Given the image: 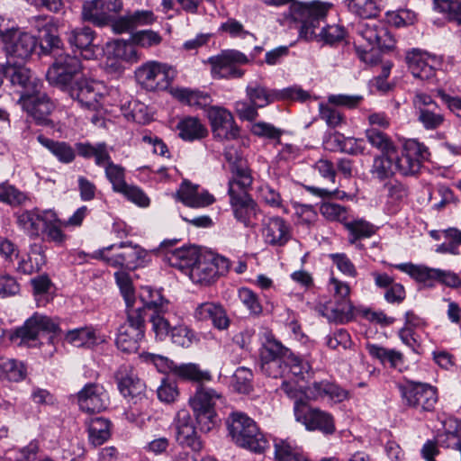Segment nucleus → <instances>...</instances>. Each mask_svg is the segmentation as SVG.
Returning a JSON list of instances; mask_svg holds the SVG:
<instances>
[{"label": "nucleus", "instance_id": "nucleus-39", "mask_svg": "<svg viewBox=\"0 0 461 461\" xmlns=\"http://www.w3.org/2000/svg\"><path fill=\"white\" fill-rule=\"evenodd\" d=\"M68 44L81 51H85V57L91 59L95 55L94 40L95 32L88 26L77 27L66 32Z\"/></svg>", "mask_w": 461, "mask_h": 461}, {"label": "nucleus", "instance_id": "nucleus-54", "mask_svg": "<svg viewBox=\"0 0 461 461\" xmlns=\"http://www.w3.org/2000/svg\"><path fill=\"white\" fill-rule=\"evenodd\" d=\"M159 68L161 63L158 61H149L141 65L135 71L137 82L146 90L152 91V86H156L154 81Z\"/></svg>", "mask_w": 461, "mask_h": 461}, {"label": "nucleus", "instance_id": "nucleus-10", "mask_svg": "<svg viewBox=\"0 0 461 461\" xmlns=\"http://www.w3.org/2000/svg\"><path fill=\"white\" fill-rule=\"evenodd\" d=\"M294 414L295 420L309 431L332 435L336 430L334 418L330 412L312 407L304 400L294 402Z\"/></svg>", "mask_w": 461, "mask_h": 461}, {"label": "nucleus", "instance_id": "nucleus-24", "mask_svg": "<svg viewBox=\"0 0 461 461\" xmlns=\"http://www.w3.org/2000/svg\"><path fill=\"white\" fill-rule=\"evenodd\" d=\"M207 116L215 138L232 140L240 137V129L229 110L220 106H210L207 109Z\"/></svg>", "mask_w": 461, "mask_h": 461}, {"label": "nucleus", "instance_id": "nucleus-5", "mask_svg": "<svg viewBox=\"0 0 461 461\" xmlns=\"http://www.w3.org/2000/svg\"><path fill=\"white\" fill-rule=\"evenodd\" d=\"M76 148L78 156L85 159L95 158L97 167L104 168V175L112 185V189L119 193L127 185L126 169L112 160L108 146L105 142H77Z\"/></svg>", "mask_w": 461, "mask_h": 461}, {"label": "nucleus", "instance_id": "nucleus-19", "mask_svg": "<svg viewBox=\"0 0 461 461\" xmlns=\"http://www.w3.org/2000/svg\"><path fill=\"white\" fill-rule=\"evenodd\" d=\"M246 95L249 101L258 108H263L277 99L305 101L310 97L309 93L300 87H288L277 93L258 84L249 85Z\"/></svg>", "mask_w": 461, "mask_h": 461}, {"label": "nucleus", "instance_id": "nucleus-58", "mask_svg": "<svg viewBox=\"0 0 461 461\" xmlns=\"http://www.w3.org/2000/svg\"><path fill=\"white\" fill-rule=\"evenodd\" d=\"M253 373L245 366L238 367L232 377L234 389L240 393L248 394L253 390Z\"/></svg>", "mask_w": 461, "mask_h": 461}, {"label": "nucleus", "instance_id": "nucleus-40", "mask_svg": "<svg viewBox=\"0 0 461 461\" xmlns=\"http://www.w3.org/2000/svg\"><path fill=\"white\" fill-rule=\"evenodd\" d=\"M200 255L201 253L196 247L183 246L167 250L166 252V260L171 267L189 273Z\"/></svg>", "mask_w": 461, "mask_h": 461}, {"label": "nucleus", "instance_id": "nucleus-26", "mask_svg": "<svg viewBox=\"0 0 461 461\" xmlns=\"http://www.w3.org/2000/svg\"><path fill=\"white\" fill-rule=\"evenodd\" d=\"M173 426L176 430V439L179 445L190 447L195 452L203 448V441L188 411H178L174 419Z\"/></svg>", "mask_w": 461, "mask_h": 461}, {"label": "nucleus", "instance_id": "nucleus-4", "mask_svg": "<svg viewBox=\"0 0 461 461\" xmlns=\"http://www.w3.org/2000/svg\"><path fill=\"white\" fill-rule=\"evenodd\" d=\"M204 380L196 381L194 393L189 398V406L202 432L208 433L219 421L216 405L222 400V393L203 384Z\"/></svg>", "mask_w": 461, "mask_h": 461}, {"label": "nucleus", "instance_id": "nucleus-63", "mask_svg": "<svg viewBox=\"0 0 461 461\" xmlns=\"http://www.w3.org/2000/svg\"><path fill=\"white\" fill-rule=\"evenodd\" d=\"M288 370L286 375L291 374L294 377L303 380L304 375L309 374L312 369L310 363L301 357L294 354L287 359Z\"/></svg>", "mask_w": 461, "mask_h": 461}, {"label": "nucleus", "instance_id": "nucleus-50", "mask_svg": "<svg viewBox=\"0 0 461 461\" xmlns=\"http://www.w3.org/2000/svg\"><path fill=\"white\" fill-rule=\"evenodd\" d=\"M344 226L348 231V240L350 244L368 239L376 232V228L372 223L362 219L344 222Z\"/></svg>", "mask_w": 461, "mask_h": 461}, {"label": "nucleus", "instance_id": "nucleus-15", "mask_svg": "<svg viewBox=\"0 0 461 461\" xmlns=\"http://www.w3.org/2000/svg\"><path fill=\"white\" fill-rule=\"evenodd\" d=\"M430 153L428 147L416 140L404 142L401 154L394 149V162L397 172L402 176H412L420 169L421 163L429 160Z\"/></svg>", "mask_w": 461, "mask_h": 461}, {"label": "nucleus", "instance_id": "nucleus-25", "mask_svg": "<svg viewBox=\"0 0 461 461\" xmlns=\"http://www.w3.org/2000/svg\"><path fill=\"white\" fill-rule=\"evenodd\" d=\"M41 89H37L35 93L26 95L25 97H20L18 103L37 124L49 125L50 123V115L54 110V104Z\"/></svg>", "mask_w": 461, "mask_h": 461}, {"label": "nucleus", "instance_id": "nucleus-13", "mask_svg": "<svg viewBox=\"0 0 461 461\" xmlns=\"http://www.w3.org/2000/svg\"><path fill=\"white\" fill-rule=\"evenodd\" d=\"M229 269L228 258L209 253L201 254L188 274L194 283L207 285L227 274Z\"/></svg>", "mask_w": 461, "mask_h": 461}, {"label": "nucleus", "instance_id": "nucleus-17", "mask_svg": "<svg viewBox=\"0 0 461 461\" xmlns=\"http://www.w3.org/2000/svg\"><path fill=\"white\" fill-rule=\"evenodd\" d=\"M412 104L417 121L427 131L437 130L444 123L443 111L431 95L418 92L412 98Z\"/></svg>", "mask_w": 461, "mask_h": 461}, {"label": "nucleus", "instance_id": "nucleus-9", "mask_svg": "<svg viewBox=\"0 0 461 461\" xmlns=\"http://www.w3.org/2000/svg\"><path fill=\"white\" fill-rule=\"evenodd\" d=\"M2 44L7 60L25 63L32 58L39 41L32 33L14 27L4 36Z\"/></svg>", "mask_w": 461, "mask_h": 461}, {"label": "nucleus", "instance_id": "nucleus-55", "mask_svg": "<svg viewBox=\"0 0 461 461\" xmlns=\"http://www.w3.org/2000/svg\"><path fill=\"white\" fill-rule=\"evenodd\" d=\"M354 306L350 301L336 302V305L327 309L325 316L330 321L335 323H348L354 318Z\"/></svg>", "mask_w": 461, "mask_h": 461}, {"label": "nucleus", "instance_id": "nucleus-18", "mask_svg": "<svg viewBox=\"0 0 461 461\" xmlns=\"http://www.w3.org/2000/svg\"><path fill=\"white\" fill-rule=\"evenodd\" d=\"M208 62L212 66L213 77L240 78L244 75V71L238 68L237 65L249 63V58L241 51L226 50L217 56L210 57Z\"/></svg>", "mask_w": 461, "mask_h": 461}, {"label": "nucleus", "instance_id": "nucleus-7", "mask_svg": "<svg viewBox=\"0 0 461 461\" xmlns=\"http://www.w3.org/2000/svg\"><path fill=\"white\" fill-rule=\"evenodd\" d=\"M260 372L271 378H283L286 375L287 359L292 356V350L277 340L273 335L266 336L259 350Z\"/></svg>", "mask_w": 461, "mask_h": 461}, {"label": "nucleus", "instance_id": "nucleus-49", "mask_svg": "<svg viewBox=\"0 0 461 461\" xmlns=\"http://www.w3.org/2000/svg\"><path fill=\"white\" fill-rule=\"evenodd\" d=\"M111 422L103 417L91 419L88 426V437L94 446H100L109 439Z\"/></svg>", "mask_w": 461, "mask_h": 461}, {"label": "nucleus", "instance_id": "nucleus-31", "mask_svg": "<svg viewBox=\"0 0 461 461\" xmlns=\"http://www.w3.org/2000/svg\"><path fill=\"white\" fill-rule=\"evenodd\" d=\"M228 194L234 217L246 227L250 226L251 220L256 218L258 212L257 203L249 196L248 191Z\"/></svg>", "mask_w": 461, "mask_h": 461}, {"label": "nucleus", "instance_id": "nucleus-14", "mask_svg": "<svg viewBox=\"0 0 461 461\" xmlns=\"http://www.w3.org/2000/svg\"><path fill=\"white\" fill-rule=\"evenodd\" d=\"M81 70V61L77 57L59 54L49 68L46 77L50 85L66 90L78 79L77 76Z\"/></svg>", "mask_w": 461, "mask_h": 461}, {"label": "nucleus", "instance_id": "nucleus-59", "mask_svg": "<svg viewBox=\"0 0 461 461\" xmlns=\"http://www.w3.org/2000/svg\"><path fill=\"white\" fill-rule=\"evenodd\" d=\"M169 336L174 344L182 348H189L194 339V331L186 325L180 323L178 320L174 324Z\"/></svg>", "mask_w": 461, "mask_h": 461}, {"label": "nucleus", "instance_id": "nucleus-16", "mask_svg": "<svg viewBox=\"0 0 461 461\" xmlns=\"http://www.w3.org/2000/svg\"><path fill=\"white\" fill-rule=\"evenodd\" d=\"M122 9V0H86L80 17L84 23L102 28L111 23L112 14H118Z\"/></svg>", "mask_w": 461, "mask_h": 461}, {"label": "nucleus", "instance_id": "nucleus-1", "mask_svg": "<svg viewBox=\"0 0 461 461\" xmlns=\"http://www.w3.org/2000/svg\"><path fill=\"white\" fill-rule=\"evenodd\" d=\"M267 6L279 7L289 5L288 16L296 23L299 36L310 39L314 35V29L325 20L333 5L330 2L313 0L300 2L295 0H260Z\"/></svg>", "mask_w": 461, "mask_h": 461}, {"label": "nucleus", "instance_id": "nucleus-3", "mask_svg": "<svg viewBox=\"0 0 461 461\" xmlns=\"http://www.w3.org/2000/svg\"><path fill=\"white\" fill-rule=\"evenodd\" d=\"M226 427L228 436L240 447L257 454H262L269 447L267 438L255 420L243 412H231L226 420Z\"/></svg>", "mask_w": 461, "mask_h": 461}, {"label": "nucleus", "instance_id": "nucleus-2", "mask_svg": "<svg viewBox=\"0 0 461 461\" xmlns=\"http://www.w3.org/2000/svg\"><path fill=\"white\" fill-rule=\"evenodd\" d=\"M57 222H59V215L52 209L34 208L23 211L17 215V224L28 237L38 239L41 234H43L48 242L63 246L68 236L56 227Z\"/></svg>", "mask_w": 461, "mask_h": 461}, {"label": "nucleus", "instance_id": "nucleus-61", "mask_svg": "<svg viewBox=\"0 0 461 461\" xmlns=\"http://www.w3.org/2000/svg\"><path fill=\"white\" fill-rule=\"evenodd\" d=\"M434 8L447 14L449 21L461 24V0H434Z\"/></svg>", "mask_w": 461, "mask_h": 461}, {"label": "nucleus", "instance_id": "nucleus-11", "mask_svg": "<svg viewBox=\"0 0 461 461\" xmlns=\"http://www.w3.org/2000/svg\"><path fill=\"white\" fill-rule=\"evenodd\" d=\"M404 405L419 412H429L435 409L438 402L437 388L425 383L407 381L399 384Z\"/></svg>", "mask_w": 461, "mask_h": 461}, {"label": "nucleus", "instance_id": "nucleus-57", "mask_svg": "<svg viewBox=\"0 0 461 461\" xmlns=\"http://www.w3.org/2000/svg\"><path fill=\"white\" fill-rule=\"evenodd\" d=\"M319 27L320 25L314 29V35L312 38L305 40L311 41L319 38L320 41H324L326 44L333 45L337 42L343 41L347 35V31L345 27L342 25H326L321 30L319 33H316V30Z\"/></svg>", "mask_w": 461, "mask_h": 461}, {"label": "nucleus", "instance_id": "nucleus-23", "mask_svg": "<svg viewBox=\"0 0 461 461\" xmlns=\"http://www.w3.org/2000/svg\"><path fill=\"white\" fill-rule=\"evenodd\" d=\"M117 386L128 402L142 403L148 402L145 393L146 384L129 366H121L115 373Z\"/></svg>", "mask_w": 461, "mask_h": 461}, {"label": "nucleus", "instance_id": "nucleus-35", "mask_svg": "<svg viewBox=\"0 0 461 461\" xmlns=\"http://www.w3.org/2000/svg\"><path fill=\"white\" fill-rule=\"evenodd\" d=\"M33 20L36 22L35 27L38 31L43 32L40 42L42 51L50 53L60 50L63 43L58 34V28L51 23V19L47 16H35Z\"/></svg>", "mask_w": 461, "mask_h": 461}, {"label": "nucleus", "instance_id": "nucleus-8", "mask_svg": "<svg viewBox=\"0 0 461 461\" xmlns=\"http://www.w3.org/2000/svg\"><path fill=\"white\" fill-rule=\"evenodd\" d=\"M41 332L50 334V346L54 348V336L60 332L59 324L50 317L35 312L27 319L23 325L16 328L10 335V339L19 345L32 347L36 345ZM54 349L50 350V355Z\"/></svg>", "mask_w": 461, "mask_h": 461}, {"label": "nucleus", "instance_id": "nucleus-46", "mask_svg": "<svg viewBox=\"0 0 461 461\" xmlns=\"http://www.w3.org/2000/svg\"><path fill=\"white\" fill-rule=\"evenodd\" d=\"M179 137L185 141L201 140L207 135L206 128L196 117L187 116L181 119L177 125Z\"/></svg>", "mask_w": 461, "mask_h": 461}, {"label": "nucleus", "instance_id": "nucleus-60", "mask_svg": "<svg viewBox=\"0 0 461 461\" xmlns=\"http://www.w3.org/2000/svg\"><path fill=\"white\" fill-rule=\"evenodd\" d=\"M238 297L251 315L259 316L263 307L258 294L251 289L241 287L238 291Z\"/></svg>", "mask_w": 461, "mask_h": 461}, {"label": "nucleus", "instance_id": "nucleus-30", "mask_svg": "<svg viewBox=\"0 0 461 461\" xmlns=\"http://www.w3.org/2000/svg\"><path fill=\"white\" fill-rule=\"evenodd\" d=\"M262 225L264 240L271 246L282 247L291 239L290 225L279 216L266 218Z\"/></svg>", "mask_w": 461, "mask_h": 461}, {"label": "nucleus", "instance_id": "nucleus-36", "mask_svg": "<svg viewBox=\"0 0 461 461\" xmlns=\"http://www.w3.org/2000/svg\"><path fill=\"white\" fill-rule=\"evenodd\" d=\"M194 317L199 321L211 320L213 327L220 330H227L230 323L223 306L212 302L200 303L194 311Z\"/></svg>", "mask_w": 461, "mask_h": 461}, {"label": "nucleus", "instance_id": "nucleus-48", "mask_svg": "<svg viewBox=\"0 0 461 461\" xmlns=\"http://www.w3.org/2000/svg\"><path fill=\"white\" fill-rule=\"evenodd\" d=\"M386 211L390 214H395L406 202L409 195V189L399 181L391 182L386 185Z\"/></svg>", "mask_w": 461, "mask_h": 461}, {"label": "nucleus", "instance_id": "nucleus-29", "mask_svg": "<svg viewBox=\"0 0 461 461\" xmlns=\"http://www.w3.org/2000/svg\"><path fill=\"white\" fill-rule=\"evenodd\" d=\"M66 91L82 107L88 110H96L99 107V100L102 95L95 88V83L87 78L81 77L77 79Z\"/></svg>", "mask_w": 461, "mask_h": 461}, {"label": "nucleus", "instance_id": "nucleus-6", "mask_svg": "<svg viewBox=\"0 0 461 461\" xmlns=\"http://www.w3.org/2000/svg\"><path fill=\"white\" fill-rule=\"evenodd\" d=\"M93 257L113 267L134 270L144 267L149 261V253L131 241L112 244L95 251Z\"/></svg>", "mask_w": 461, "mask_h": 461}, {"label": "nucleus", "instance_id": "nucleus-21", "mask_svg": "<svg viewBox=\"0 0 461 461\" xmlns=\"http://www.w3.org/2000/svg\"><path fill=\"white\" fill-rule=\"evenodd\" d=\"M24 64L10 60L5 63L4 77L9 79L11 85L20 93V97L35 93L37 89L43 86L41 80L37 78Z\"/></svg>", "mask_w": 461, "mask_h": 461}, {"label": "nucleus", "instance_id": "nucleus-37", "mask_svg": "<svg viewBox=\"0 0 461 461\" xmlns=\"http://www.w3.org/2000/svg\"><path fill=\"white\" fill-rule=\"evenodd\" d=\"M305 396L309 399L329 397L335 402H342L348 398V391L328 380L313 382L305 388Z\"/></svg>", "mask_w": 461, "mask_h": 461}, {"label": "nucleus", "instance_id": "nucleus-22", "mask_svg": "<svg viewBox=\"0 0 461 461\" xmlns=\"http://www.w3.org/2000/svg\"><path fill=\"white\" fill-rule=\"evenodd\" d=\"M142 357L146 362L153 363L161 373L170 371L183 379L191 381L212 380L210 372L200 370L198 366L194 364H183L177 366L167 357L150 353L143 355Z\"/></svg>", "mask_w": 461, "mask_h": 461}, {"label": "nucleus", "instance_id": "nucleus-44", "mask_svg": "<svg viewBox=\"0 0 461 461\" xmlns=\"http://www.w3.org/2000/svg\"><path fill=\"white\" fill-rule=\"evenodd\" d=\"M37 140L45 147L60 163L69 164L76 158L75 149L66 141L54 140L49 139L42 134L37 137Z\"/></svg>", "mask_w": 461, "mask_h": 461}, {"label": "nucleus", "instance_id": "nucleus-20", "mask_svg": "<svg viewBox=\"0 0 461 461\" xmlns=\"http://www.w3.org/2000/svg\"><path fill=\"white\" fill-rule=\"evenodd\" d=\"M224 158L231 173L228 182V194L247 192L253 182L247 160L232 149L225 150Z\"/></svg>", "mask_w": 461, "mask_h": 461}, {"label": "nucleus", "instance_id": "nucleus-27", "mask_svg": "<svg viewBox=\"0 0 461 461\" xmlns=\"http://www.w3.org/2000/svg\"><path fill=\"white\" fill-rule=\"evenodd\" d=\"M79 409L85 412H100L109 405V395L104 386L97 383H87L75 395Z\"/></svg>", "mask_w": 461, "mask_h": 461}, {"label": "nucleus", "instance_id": "nucleus-64", "mask_svg": "<svg viewBox=\"0 0 461 461\" xmlns=\"http://www.w3.org/2000/svg\"><path fill=\"white\" fill-rule=\"evenodd\" d=\"M66 339L77 347H82L87 343L94 342L95 331L88 327L71 330L67 332Z\"/></svg>", "mask_w": 461, "mask_h": 461}, {"label": "nucleus", "instance_id": "nucleus-42", "mask_svg": "<svg viewBox=\"0 0 461 461\" xmlns=\"http://www.w3.org/2000/svg\"><path fill=\"white\" fill-rule=\"evenodd\" d=\"M358 35L370 46H376L379 49L392 50L394 41L385 29L377 30L375 25L362 23L357 27Z\"/></svg>", "mask_w": 461, "mask_h": 461}, {"label": "nucleus", "instance_id": "nucleus-52", "mask_svg": "<svg viewBox=\"0 0 461 461\" xmlns=\"http://www.w3.org/2000/svg\"><path fill=\"white\" fill-rule=\"evenodd\" d=\"M26 371L21 362L0 357V380L19 382L25 377Z\"/></svg>", "mask_w": 461, "mask_h": 461}, {"label": "nucleus", "instance_id": "nucleus-62", "mask_svg": "<svg viewBox=\"0 0 461 461\" xmlns=\"http://www.w3.org/2000/svg\"><path fill=\"white\" fill-rule=\"evenodd\" d=\"M320 212L323 217L331 221H339L344 224L348 218L347 208L334 203H322Z\"/></svg>", "mask_w": 461, "mask_h": 461}, {"label": "nucleus", "instance_id": "nucleus-53", "mask_svg": "<svg viewBox=\"0 0 461 461\" xmlns=\"http://www.w3.org/2000/svg\"><path fill=\"white\" fill-rule=\"evenodd\" d=\"M367 141L372 147L381 151V154L394 152L395 145L392 139L381 130L370 127L365 131Z\"/></svg>", "mask_w": 461, "mask_h": 461}, {"label": "nucleus", "instance_id": "nucleus-45", "mask_svg": "<svg viewBox=\"0 0 461 461\" xmlns=\"http://www.w3.org/2000/svg\"><path fill=\"white\" fill-rule=\"evenodd\" d=\"M393 158L394 152L376 155L369 170L372 178L382 182L392 177L397 171Z\"/></svg>", "mask_w": 461, "mask_h": 461}, {"label": "nucleus", "instance_id": "nucleus-47", "mask_svg": "<svg viewBox=\"0 0 461 461\" xmlns=\"http://www.w3.org/2000/svg\"><path fill=\"white\" fill-rule=\"evenodd\" d=\"M348 10L364 19L378 16L383 7V0H344Z\"/></svg>", "mask_w": 461, "mask_h": 461}, {"label": "nucleus", "instance_id": "nucleus-56", "mask_svg": "<svg viewBox=\"0 0 461 461\" xmlns=\"http://www.w3.org/2000/svg\"><path fill=\"white\" fill-rule=\"evenodd\" d=\"M336 147L344 153L352 156L364 155L366 151V142L363 139L345 137L337 133L334 135Z\"/></svg>", "mask_w": 461, "mask_h": 461}, {"label": "nucleus", "instance_id": "nucleus-43", "mask_svg": "<svg viewBox=\"0 0 461 461\" xmlns=\"http://www.w3.org/2000/svg\"><path fill=\"white\" fill-rule=\"evenodd\" d=\"M147 318L151 323V330L155 334L156 340L159 341L165 340L169 336L174 324L177 321L175 314L170 312L168 309L150 312Z\"/></svg>", "mask_w": 461, "mask_h": 461}, {"label": "nucleus", "instance_id": "nucleus-41", "mask_svg": "<svg viewBox=\"0 0 461 461\" xmlns=\"http://www.w3.org/2000/svg\"><path fill=\"white\" fill-rule=\"evenodd\" d=\"M171 95L180 103L195 109L210 107L212 98L208 92L189 87H176L170 90Z\"/></svg>", "mask_w": 461, "mask_h": 461}, {"label": "nucleus", "instance_id": "nucleus-28", "mask_svg": "<svg viewBox=\"0 0 461 461\" xmlns=\"http://www.w3.org/2000/svg\"><path fill=\"white\" fill-rule=\"evenodd\" d=\"M405 62L409 71L415 78L429 82L436 76V57L427 51L411 49L405 54Z\"/></svg>", "mask_w": 461, "mask_h": 461}, {"label": "nucleus", "instance_id": "nucleus-33", "mask_svg": "<svg viewBox=\"0 0 461 461\" xmlns=\"http://www.w3.org/2000/svg\"><path fill=\"white\" fill-rule=\"evenodd\" d=\"M388 266L407 274L417 283L423 284L425 286L432 287L438 283V268H432L424 265H416L411 262L388 264Z\"/></svg>", "mask_w": 461, "mask_h": 461}, {"label": "nucleus", "instance_id": "nucleus-34", "mask_svg": "<svg viewBox=\"0 0 461 461\" xmlns=\"http://www.w3.org/2000/svg\"><path fill=\"white\" fill-rule=\"evenodd\" d=\"M368 354L380 364L388 368L402 372L405 369V357L403 354L394 348H387L377 344L367 343Z\"/></svg>", "mask_w": 461, "mask_h": 461}, {"label": "nucleus", "instance_id": "nucleus-51", "mask_svg": "<svg viewBox=\"0 0 461 461\" xmlns=\"http://www.w3.org/2000/svg\"><path fill=\"white\" fill-rule=\"evenodd\" d=\"M275 457L276 461H310L301 448L286 440L275 443Z\"/></svg>", "mask_w": 461, "mask_h": 461}, {"label": "nucleus", "instance_id": "nucleus-12", "mask_svg": "<svg viewBox=\"0 0 461 461\" xmlns=\"http://www.w3.org/2000/svg\"><path fill=\"white\" fill-rule=\"evenodd\" d=\"M126 321L118 330L116 346L125 353H134L140 348V343L145 337L146 321L139 310L131 309L126 314Z\"/></svg>", "mask_w": 461, "mask_h": 461}, {"label": "nucleus", "instance_id": "nucleus-38", "mask_svg": "<svg viewBox=\"0 0 461 461\" xmlns=\"http://www.w3.org/2000/svg\"><path fill=\"white\" fill-rule=\"evenodd\" d=\"M179 200L186 206L200 208L214 203V197L207 191L200 193L198 185L185 180L177 192Z\"/></svg>", "mask_w": 461, "mask_h": 461}, {"label": "nucleus", "instance_id": "nucleus-32", "mask_svg": "<svg viewBox=\"0 0 461 461\" xmlns=\"http://www.w3.org/2000/svg\"><path fill=\"white\" fill-rule=\"evenodd\" d=\"M139 299L142 305L135 307L139 310L143 320L146 321L147 316L150 312H161L169 308V301L162 294V290L153 289L150 286H143L139 293Z\"/></svg>", "mask_w": 461, "mask_h": 461}]
</instances>
